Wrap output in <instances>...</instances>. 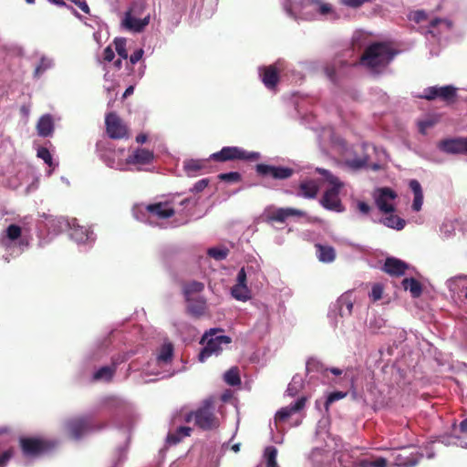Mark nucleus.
Returning a JSON list of instances; mask_svg holds the SVG:
<instances>
[{"instance_id":"1","label":"nucleus","mask_w":467,"mask_h":467,"mask_svg":"<svg viewBox=\"0 0 467 467\" xmlns=\"http://www.w3.org/2000/svg\"><path fill=\"white\" fill-rule=\"evenodd\" d=\"M396 54L388 44L375 42L366 47L359 62L373 73L379 74L389 65Z\"/></svg>"},{"instance_id":"2","label":"nucleus","mask_w":467,"mask_h":467,"mask_svg":"<svg viewBox=\"0 0 467 467\" xmlns=\"http://www.w3.org/2000/svg\"><path fill=\"white\" fill-rule=\"evenodd\" d=\"M192 420H194V425L202 431H213L219 428L220 420L214 413V405L212 399L204 400L199 408L185 415V422H191Z\"/></svg>"},{"instance_id":"3","label":"nucleus","mask_w":467,"mask_h":467,"mask_svg":"<svg viewBox=\"0 0 467 467\" xmlns=\"http://www.w3.org/2000/svg\"><path fill=\"white\" fill-rule=\"evenodd\" d=\"M223 332L221 328H211L206 331L201 338L200 343L205 344L204 348L199 353V360L204 362L212 355H218L223 350L222 345H228L232 339L228 336L217 335Z\"/></svg>"},{"instance_id":"4","label":"nucleus","mask_w":467,"mask_h":467,"mask_svg":"<svg viewBox=\"0 0 467 467\" xmlns=\"http://www.w3.org/2000/svg\"><path fill=\"white\" fill-rule=\"evenodd\" d=\"M259 158L260 154L258 152H249L244 150L243 148L237 146L223 147L221 150L214 152L210 156V160L218 162L234 161H257Z\"/></svg>"},{"instance_id":"5","label":"nucleus","mask_w":467,"mask_h":467,"mask_svg":"<svg viewBox=\"0 0 467 467\" xmlns=\"http://www.w3.org/2000/svg\"><path fill=\"white\" fill-rule=\"evenodd\" d=\"M105 425L96 426L90 416H79L69 419L65 423L67 433L73 439L78 440L93 430H101Z\"/></svg>"},{"instance_id":"6","label":"nucleus","mask_w":467,"mask_h":467,"mask_svg":"<svg viewBox=\"0 0 467 467\" xmlns=\"http://www.w3.org/2000/svg\"><path fill=\"white\" fill-rule=\"evenodd\" d=\"M19 443L22 452L28 457H38L56 447V442L39 438H21Z\"/></svg>"},{"instance_id":"7","label":"nucleus","mask_w":467,"mask_h":467,"mask_svg":"<svg viewBox=\"0 0 467 467\" xmlns=\"http://www.w3.org/2000/svg\"><path fill=\"white\" fill-rule=\"evenodd\" d=\"M105 125L107 134L110 139L121 140L129 137L128 127L117 113H108L105 118Z\"/></svg>"},{"instance_id":"8","label":"nucleus","mask_w":467,"mask_h":467,"mask_svg":"<svg viewBox=\"0 0 467 467\" xmlns=\"http://www.w3.org/2000/svg\"><path fill=\"white\" fill-rule=\"evenodd\" d=\"M256 173L263 178H272L274 180H285L294 174V170L289 167L274 166L259 163L255 166Z\"/></svg>"},{"instance_id":"9","label":"nucleus","mask_w":467,"mask_h":467,"mask_svg":"<svg viewBox=\"0 0 467 467\" xmlns=\"http://www.w3.org/2000/svg\"><path fill=\"white\" fill-rule=\"evenodd\" d=\"M457 97V88L451 85L444 87H429L424 90V95L421 98L427 100H434L440 98L446 103H453Z\"/></svg>"},{"instance_id":"10","label":"nucleus","mask_w":467,"mask_h":467,"mask_svg":"<svg viewBox=\"0 0 467 467\" xmlns=\"http://www.w3.org/2000/svg\"><path fill=\"white\" fill-rule=\"evenodd\" d=\"M377 192L375 203L379 210L383 213H392L395 211V206L391 202L398 197L396 192L389 187L379 188Z\"/></svg>"},{"instance_id":"11","label":"nucleus","mask_w":467,"mask_h":467,"mask_svg":"<svg viewBox=\"0 0 467 467\" xmlns=\"http://www.w3.org/2000/svg\"><path fill=\"white\" fill-rule=\"evenodd\" d=\"M340 189L337 187H331L327 189L320 201L321 205L330 211L335 212H343L344 208L342 206L341 201L338 197Z\"/></svg>"},{"instance_id":"12","label":"nucleus","mask_w":467,"mask_h":467,"mask_svg":"<svg viewBox=\"0 0 467 467\" xmlns=\"http://www.w3.org/2000/svg\"><path fill=\"white\" fill-rule=\"evenodd\" d=\"M306 403V398L301 397L295 403H292L289 406L280 409L275 416V421L276 423L285 421L293 414L302 410L305 408Z\"/></svg>"},{"instance_id":"13","label":"nucleus","mask_w":467,"mask_h":467,"mask_svg":"<svg viewBox=\"0 0 467 467\" xmlns=\"http://www.w3.org/2000/svg\"><path fill=\"white\" fill-rule=\"evenodd\" d=\"M290 216H306V213L296 208H278L267 214V222L285 223Z\"/></svg>"},{"instance_id":"14","label":"nucleus","mask_w":467,"mask_h":467,"mask_svg":"<svg viewBox=\"0 0 467 467\" xmlns=\"http://www.w3.org/2000/svg\"><path fill=\"white\" fill-rule=\"evenodd\" d=\"M259 71L264 85L269 89L275 88L279 81L277 67L275 65H270L261 67Z\"/></svg>"},{"instance_id":"15","label":"nucleus","mask_w":467,"mask_h":467,"mask_svg":"<svg viewBox=\"0 0 467 467\" xmlns=\"http://www.w3.org/2000/svg\"><path fill=\"white\" fill-rule=\"evenodd\" d=\"M146 211L160 219H168L175 214V210L169 202L149 204L146 206Z\"/></svg>"},{"instance_id":"16","label":"nucleus","mask_w":467,"mask_h":467,"mask_svg":"<svg viewBox=\"0 0 467 467\" xmlns=\"http://www.w3.org/2000/svg\"><path fill=\"white\" fill-rule=\"evenodd\" d=\"M407 269L406 263L394 257L387 258L383 266L384 272L394 276L403 275Z\"/></svg>"},{"instance_id":"17","label":"nucleus","mask_w":467,"mask_h":467,"mask_svg":"<svg viewBox=\"0 0 467 467\" xmlns=\"http://www.w3.org/2000/svg\"><path fill=\"white\" fill-rule=\"evenodd\" d=\"M150 22V16H146L143 19H139L136 17H133L130 14V11H128L125 14V17L123 19V26L133 32H141L146 26H148Z\"/></svg>"},{"instance_id":"18","label":"nucleus","mask_w":467,"mask_h":467,"mask_svg":"<svg viewBox=\"0 0 467 467\" xmlns=\"http://www.w3.org/2000/svg\"><path fill=\"white\" fill-rule=\"evenodd\" d=\"M187 302V312L194 317H200L205 314L207 309L206 300L202 297L190 298V300H185Z\"/></svg>"},{"instance_id":"19","label":"nucleus","mask_w":467,"mask_h":467,"mask_svg":"<svg viewBox=\"0 0 467 467\" xmlns=\"http://www.w3.org/2000/svg\"><path fill=\"white\" fill-rule=\"evenodd\" d=\"M441 150L451 154H462V138L443 140L439 143Z\"/></svg>"},{"instance_id":"20","label":"nucleus","mask_w":467,"mask_h":467,"mask_svg":"<svg viewBox=\"0 0 467 467\" xmlns=\"http://www.w3.org/2000/svg\"><path fill=\"white\" fill-rule=\"evenodd\" d=\"M154 158L153 152L147 149H138L128 158V162L131 164H149Z\"/></svg>"},{"instance_id":"21","label":"nucleus","mask_w":467,"mask_h":467,"mask_svg":"<svg viewBox=\"0 0 467 467\" xmlns=\"http://www.w3.org/2000/svg\"><path fill=\"white\" fill-rule=\"evenodd\" d=\"M299 195L306 199H315L318 193L319 186L314 180H306L299 184Z\"/></svg>"},{"instance_id":"22","label":"nucleus","mask_w":467,"mask_h":467,"mask_svg":"<svg viewBox=\"0 0 467 467\" xmlns=\"http://www.w3.org/2000/svg\"><path fill=\"white\" fill-rule=\"evenodd\" d=\"M37 133L41 137H48L54 131V121L49 114L43 115L36 124Z\"/></svg>"},{"instance_id":"23","label":"nucleus","mask_w":467,"mask_h":467,"mask_svg":"<svg viewBox=\"0 0 467 467\" xmlns=\"http://www.w3.org/2000/svg\"><path fill=\"white\" fill-rule=\"evenodd\" d=\"M410 188L414 194V200L412 202V210L419 212L421 209L423 203V192L420 183L417 180H410Z\"/></svg>"},{"instance_id":"24","label":"nucleus","mask_w":467,"mask_h":467,"mask_svg":"<svg viewBox=\"0 0 467 467\" xmlns=\"http://www.w3.org/2000/svg\"><path fill=\"white\" fill-rule=\"evenodd\" d=\"M317 255L320 262L323 263H331L336 258V252L332 246L322 245L320 244H317Z\"/></svg>"},{"instance_id":"25","label":"nucleus","mask_w":467,"mask_h":467,"mask_svg":"<svg viewBox=\"0 0 467 467\" xmlns=\"http://www.w3.org/2000/svg\"><path fill=\"white\" fill-rule=\"evenodd\" d=\"M192 428L186 426L179 427L174 432H169L166 438V441L169 444L175 445L179 443L183 437H188L192 433Z\"/></svg>"},{"instance_id":"26","label":"nucleus","mask_w":467,"mask_h":467,"mask_svg":"<svg viewBox=\"0 0 467 467\" xmlns=\"http://www.w3.org/2000/svg\"><path fill=\"white\" fill-rule=\"evenodd\" d=\"M204 289V284L199 281H190L183 285L182 292L184 295L185 300H190L193 294H199L202 292Z\"/></svg>"},{"instance_id":"27","label":"nucleus","mask_w":467,"mask_h":467,"mask_svg":"<svg viewBox=\"0 0 467 467\" xmlns=\"http://www.w3.org/2000/svg\"><path fill=\"white\" fill-rule=\"evenodd\" d=\"M337 305L339 315L341 317L345 315H351L353 310V301L350 294L346 293L342 295L337 300Z\"/></svg>"},{"instance_id":"28","label":"nucleus","mask_w":467,"mask_h":467,"mask_svg":"<svg viewBox=\"0 0 467 467\" xmlns=\"http://www.w3.org/2000/svg\"><path fill=\"white\" fill-rule=\"evenodd\" d=\"M402 285L405 290H409L412 297H420L422 293L421 284L415 278H405L402 281Z\"/></svg>"},{"instance_id":"29","label":"nucleus","mask_w":467,"mask_h":467,"mask_svg":"<svg viewBox=\"0 0 467 467\" xmlns=\"http://www.w3.org/2000/svg\"><path fill=\"white\" fill-rule=\"evenodd\" d=\"M231 294L234 298L243 302H245L251 298V291L247 287V285L235 284L232 287Z\"/></svg>"},{"instance_id":"30","label":"nucleus","mask_w":467,"mask_h":467,"mask_svg":"<svg viewBox=\"0 0 467 467\" xmlns=\"http://www.w3.org/2000/svg\"><path fill=\"white\" fill-rule=\"evenodd\" d=\"M380 223L385 226L396 230H402L405 227L406 222L398 215L389 213V215L380 220Z\"/></svg>"},{"instance_id":"31","label":"nucleus","mask_w":467,"mask_h":467,"mask_svg":"<svg viewBox=\"0 0 467 467\" xmlns=\"http://www.w3.org/2000/svg\"><path fill=\"white\" fill-rule=\"evenodd\" d=\"M344 65H346V62L341 61V60L334 61L332 63L327 64L324 67V72H325L326 76L327 77V78L330 81H332L333 83H337V70L338 67H341Z\"/></svg>"},{"instance_id":"32","label":"nucleus","mask_w":467,"mask_h":467,"mask_svg":"<svg viewBox=\"0 0 467 467\" xmlns=\"http://www.w3.org/2000/svg\"><path fill=\"white\" fill-rule=\"evenodd\" d=\"M116 371L115 366H105L97 370L93 376L94 380H106L110 381Z\"/></svg>"},{"instance_id":"33","label":"nucleus","mask_w":467,"mask_h":467,"mask_svg":"<svg viewBox=\"0 0 467 467\" xmlns=\"http://www.w3.org/2000/svg\"><path fill=\"white\" fill-rule=\"evenodd\" d=\"M224 381L233 387L239 386L241 384V378L239 369L237 367H233L228 369L223 376Z\"/></svg>"},{"instance_id":"34","label":"nucleus","mask_w":467,"mask_h":467,"mask_svg":"<svg viewBox=\"0 0 467 467\" xmlns=\"http://www.w3.org/2000/svg\"><path fill=\"white\" fill-rule=\"evenodd\" d=\"M306 370L307 373L310 372H318L324 374L328 369L325 367V365L316 358H309L306 364Z\"/></svg>"},{"instance_id":"35","label":"nucleus","mask_w":467,"mask_h":467,"mask_svg":"<svg viewBox=\"0 0 467 467\" xmlns=\"http://www.w3.org/2000/svg\"><path fill=\"white\" fill-rule=\"evenodd\" d=\"M173 356V345L171 343H165L161 346L158 355V360L161 362L168 363L171 360Z\"/></svg>"},{"instance_id":"36","label":"nucleus","mask_w":467,"mask_h":467,"mask_svg":"<svg viewBox=\"0 0 467 467\" xmlns=\"http://www.w3.org/2000/svg\"><path fill=\"white\" fill-rule=\"evenodd\" d=\"M317 172L320 175L324 176L326 181L332 185V187H337V189H340L343 184L340 182L339 179L336 177L334 174H332L329 171L323 169V168H317Z\"/></svg>"},{"instance_id":"37","label":"nucleus","mask_w":467,"mask_h":467,"mask_svg":"<svg viewBox=\"0 0 467 467\" xmlns=\"http://www.w3.org/2000/svg\"><path fill=\"white\" fill-rule=\"evenodd\" d=\"M265 457L266 460V467H280L277 463V450L274 446L266 447L265 451Z\"/></svg>"},{"instance_id":"38","label":"nucleus","mask_w":467,"mask_h":467,"mask_svg":"<svg viewBox=\"0 0 467 467\" xmlns=\"http://www.w3.org/2000/svg\"><path fill=\"white\" fill-rule=\"evenodd\" d=\"M358 467H386L387 460L383 457H379L375 461L368 459H362L358 462Z\"/></svg>"},{"instance_id":"39","label":"nucleus","mask_w":467,"mask_h":467,"mask_svg":"<svg viewBox=\"0 0 467 467\" xmlns=\"http://www.w3.org/2000/svg\"><path fill=\"white\" fill-rule=\"evenodd\" d=\"M52 60L45 57H41L39 64L36 67L34 76L39 78L47 69L52 67Z\"/></svg>"},{"instance_id":"40","label":"nucleus","mask_w":467,"mask_h":467,"mask_svg":"<svg viewBox=\"0 0 467 467\" xmlns=\"http://www.w3.org/2000/svg\"><path fill=\"white\" fill-rule=\"evenodd\" d=\"M22 235V228L16 224H10L5 230V236L8 240L16 241Z\"/></svg>"},{"instance_id":"41","label":"nucleus","mask_w":467,"mask_h":467,"mask_svg":"<svg viewBox=\"0 0 467 467\" xmlns=\"http://www.w3.org/2000/svg\"><path fill=\"white\" fill-rule=\"evenodd\" d=\"M203 167V161L199 160H190L184 163V168L189 175L202 170Z\"/></svg>"},{"instance_id":"42","label":"nucleus","mask_w":467,"mask_h":467,"mask_svg":"<svg viewBox=\"0 0 467 467\" xmlns=\"http://www.w3.org/2000/svg\"><path fill=\"white\" fill-rule=\"evenodd\" d=\"M36 156L42 159L45 161V163L47 164L49 167H54L53 158L47 148L39 147L37 149Z\"/></svg>"},{"instance_id":"43","label":"nucleus","mask_w":467,"mask_h":467,"mask_svg":"<svg viewBox=\"0 0 467 467\" xmlns=\"http://www.w3.org/2000/svg\"><path fill=\"white\" fill-rule=\"evenodd\" d=\"M115 48L117 53L121 58H128V52L126 49V39L125 38H116L114 40Z\"/></svg>"},{"instance_id":"44","label":"nucleus","mask_w":467,"mask_h":467,"mask_svg":"<svg viewBox=\"0 0 467 467\" xmlns=\"http://www.w3.org/2000/svg\"><path fill=\"white\" fill-rule=\"evenodd\" d=\"M218 179L226 182H238L241 181V174L237 171H231L227 173H220Z\"/></svg>"},{"instance_id":"45","label":"nucleus","mask_w":467,"mask_h":467,"mask_svg":"<svg viewBox=\"0 0 467 467\" xmlns=\"http://www.w3.org/2000/svg\"><path fill=\"white\" fill-rule=\"evenodd\" d=\"M228 249H220V248H210L208 250L209 256L214 258L215 260H223L228 255Z\"/></svg>"},{"instance_id":"46","label":"nucleus","mask_w":467,"mask_h":467,"mask_svg":"<svg viewBox=\"0 0 467 467\" xmlns=\"http://www.w3.org/2000/svg\"><path fill=\"white\" fill-rule=\"evenodd\" d=\"M346 396H347V393L346 392H342V391H335V392L330 393L327 396V400L325 402V409H326V410H328L329 406L333 402H335L336 400H341V399L345 398Z\"/></svg>"},{"instance_id":"47","label":"nucleus","mask_w":467,"mask_h":467,"mask_svg":"<svg viewBox=\"0 0 467 467\" xmlns=\"http://www.w3.org/2000/svg\"><path fill=\"white\" fill-rule=\"evenodd\" d=\"M383 295V285L380 284H374L372 285L371 292L369 294V297L373 302H376L382 298Z\"/></svg>"},{"instance_id":"48","label":"nucleus","mask_w":467,"mask_h":467,"mask_svg":"<svg viewBox=\"0 0 467 467\" xmlns=\"http://www.w3.org/2000/svg\"><path fill=\"white\" fill-rule=\"evenodd\" d=\"M14 455V450L12 448L5 451L0 455V467H5L7 462L11 460Z\"/></svg>"},{"instance_id":"49","label":"nucleus","mask_w":467,"mask_h":467,"mask_svg":"<svg viewBox=\"0 0 467 467\" xmlns=\"http://www.w3.org/2000/svg\"><path fill=\"white\" fill-rule=\"evenodd\" d=\"M403 459H408V457H403L401 454H399L397 456V461L399 462H398L399 465H402L404 467H412V466L416 465L418 462V460L415 459L414 457L410 459L408 462L402 461Z\"/></svg>"},{"instance_id":"50","label":"nucleus","mask_w":467,"mask_h":467,"mask_svg":"<svg viewBox=\"0 0 467 467\" xmlns=\"http://www.w3.org/2000/svg\"><path fill=\"white\" fill-rule=\"evenodd\" d=\"M209 184V180L208 179H202L200 181H198L194 185H193V188L192 190V192H202Z\"/></svg>"},{"instance_id":"51","label":"nucleus","mask_w":467,"mask_h":467,"mask_svg":"<svg viewBox=\"0 0 467 467\" xmlns=\"http://www.w3.org/2000/svg\"><path fill=\"white\" fill-rule=\"evenodd\" d=\"M428 18L427 14L423 10H417L412 15V19L415 23L426 21Z\"/></svg>"},{"instance_id":"52","label":"nucleus","mask_w":467,"mask_h":467,"mask_svg":"<svg viewBox=\"0 0 467 467\" xmlns=\"http://www.w3.org/2000/svg\"><path fill=\"white\" fill-rule=\"evenodd\" d=\"M317 4H319V12L322 15H327L332 11V7L329 4L322 3L320 0H312Z\"/></svg>"},{"instance_id":"53","label":"nucleus","mask_w":467,"mask_h":467,"mask_svg":"<svg viewBox=\"0 0 467 467\" xmlns=\"http://www.w3.org/2000/svg\"><path fill=\"white\" fill-rule=\"evenodd\" d=\"M143 56V50L141 48L135 50L130 57V61L131 64H136L138 61L141 59Z\"/></svg>"},{"instance_id":"54","label":"nucleus","mask_w":467,"mask_h":467,"mask_svg":"<svg viewBox=\"0 0 467 467\" xmlns=\"http://www.w3.org/2000/svg\"><path fill=\"white\" fill-rule=\"evenodd\" d=\"M115 57V53L110 47H107L103 51V59L105 61L110 62Z\"/></svg>"},{"instance_id":"55","label":"nucleus","mask_w":467,"mask_h":467,"mask_svg":"<svg viewBox=\"0 0 467 467\" xmlns=\"http://www.w3.org/2000/svg\"><path fill=\"white\" fill-rule=\"evenodd\" d=\"M236 284L246 285V272L244 267L237 274Z\"/></svg>"},{"instance_id":"56","label":"nucleus","mask_w":467,"mask_h":467,"mask_svg":"<svg viewBox=\"0 0 467 467\" xmlns=\"http://www.w3.org/2000/svg\"><path fill=\"white\" fill-rule=\"evenodd\" d=\"M358 209L363 214H368L370 212V206L365 202H358Z\"/></svg>"},{"instance_id":"57","label":"nucleus","mask_w":467,"mask_h":467,"mask_svg":"<svg viewBox=\"0 0 467 467\" xmlns=\"http://www.w3.org/2000/svg\"><path fill=\"white\" fill-rule=\"evenodd\" d=\"M449 227L452 228L451 224L444 223L441 228V232L444 233L446 237H449L451 234V231L449 229Z\"/></svg>"},{"instance_id":"58","label":"nucleus","mask_w":467,"mask_h":467,"mask_svg":"<svg viewBox=\"0 0 467 467\" xmlns=\"http://www.w3.org/2000/svg\"><path fill=\"white\" fill-rule=\"evenodd\" d=\"M134 92V87L133 86H130L126 88V90L124 91L123 95H122V98L123 99H126L128 98L129 96L132 95Z\"/></svg>"},{"instance_id":"59","label":"nucleus","mask_w":467,"mask_h":467,"mask_svg":"<svg viewBox=\"0 0 467 467\" xmlns=\"http://www.w3.org/2000/svg\"><path fill=\"white\" fill-rule=\"evenodd\" d=\"M460 430L462 433H467V418L460 423Z\"/></svg>"},{"instance_id":"60","label":"nucleus","mask_w":467,"mask_h":467,"mask_svg":"<svg viewBox=\"0 0 467 467\" xmlns=\"http://www.w3.org/2000/svg\"><path fill=\"white\" fill-rule=\"evenodd\" d=\"M147 140V135L146 134H139L137 137H136V141L138 143H144L145 141Z\"/></svg>"},{"instance_id":"61","label":"nucleus","mask_w":467,"mask_h":467,"mask_svg":"<svg viewBox=\"0 0 467 467\" xmlns=\"http://www.w3.org/2000/svg\"><path fill=\"white\" fill-rule=\"evenodd\" d=\"M442 20L441 18H434L430 22L431 27H436Z\"/></svg>"},{"instance_id":"62","label":"nucleus","mask_w":467,"mask_h":467,"mask_svg":"<svg viewBox=\"0 0 467 467\" xmlns=\"http://www.w3.org/2000/svg\"><path fill=\"white\" fill-rule=\"evenodd\" d=\"M329 371L336 376H340L343 372L340 368H332L329 369Z\"/></svg>"},{"instance_id":"63","label":"nucleus","mask_w":467,"mask_h":467,"mask_svg":"<svg viewBox=\"0 0 467 467\" xmlns=\"http://www.w3.org/2000/svg\"><path fill=\"white\" fill-rule=\"evenodd\" d=\"M51 3L59 5V6H67L64 0H49Z\"/></svg>"},{"instance_id":"64","label":"nucleus","mask_w":467,"mask_h":467,"mask_svg":"<svg viewBox=\"0 0 467 467\" xmlns=\"http://www.w3.org/2000/svg\"><path fill=\"white\" fill-rule=\"evenodd\" d=\"M462 154H467V137L462 138Z\"/></svg>"}]
</instances>
